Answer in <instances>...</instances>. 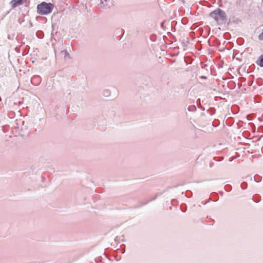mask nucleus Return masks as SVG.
<instances>
[{
    "label": "nucleus",
    "instance_id": "obj_1",
    "mask_svg": "<svg viewBox=\"0 0 263 263\" xmlns=\"http://www.w3.org/2000/svg\"><path fill=\"white\" fill-rule=\"evenodd\" d=\"M54 8V5L50 3L43 2L37 6V12L41 15H47L50 13Z\"/></svg>",
    "mask_w": 263,
    "mask_h": 263
},
{
    "label": "nucleus",
    "instance_id": "obj_2",
    "mask_svg": "<svg viewBox=\"0 0 263 263\" xmlns=\"http://www.w3.org/2000/svg\"><path fill=\"white\" fill-rule=\"evenodd\" d=\"M210 16L217 23L220 20L222 21H227L226 13L222 10L217 8L210 13Z\"/></svg>",
    "mask_w": 263,
    "mask_h": 263
},
{
    "label": "nucleus",
    "instance_id": "obj_3",
    "mask_svg": "<svg viewBox=\"0 0 263 263\" xmlns=\"http://www.w3.org/2000/svg\"><path fill=\"white\" fill-rule=\"evenodd\" d=\"M101 2L102 7H110L113 5L114 0H101Z\"/></svg>",
    "mask_w": 263,
    "mask_h": 263
},
{
    "label": "nucleus",
    "instance_id": "obj_4",
    "mask_svg": "<svg viewBox=\"0 0 263 263\" xmlns=\"http://www.w3.org/2000/svg\"><path fill=\"white\" fill-rule=\"evenodd\" d=\"M26 0H12L10 4L13 8H15L22 4Z\"/></svg>",
    "mask_w": 263,
    "mask_h": 263
},
{
    "label": "nucleus",
    "instance_id": "obj_5",
    "mask_svg": "<svg viewBox=\"0 0 263 263\" xmlns=\"http://www.w3.org/2000/svg\"><path fill=\"white\" fill-rule=\"evenodd\" d=\"M256 63L260 67H263V54H261L257 60L256 62Z\"/></svg>",
    "mask_w": 263,
    "mask_h": 263
},
{
    "label": "nucleus",
    "instance_id": "obj_6",
    "mask_svg": "<svg viewBox=\"0 0 263 263\" xmlns=\"http://www.w3.org/2000/svg\"><path fill=\"white\" fill-rule=\"evenodd\" d=\"M247 187V183L246 182H242L241 184V187L242 188V189L244 190V189H246Z\"/></svg>",
    "mask_w": 263,
    "mask_h": 263
},
{
    "label": "nucleus",
    "instance_id": "obj_7",
    "mask_svg": "<svg viewBox=\"0 0 263 263\" xmlns=\"http://www.w3.org/2000/svg\"><path fill=\"white\" fill-rule=\"evenodd\" d=\"M258 39L260 40V41H263V28H262V32L260 33L259 35H258Z\"/></svg>",
    "mask_w": 263,
    "mask_h": 263
},
{
    "label": "nucleus",
    "instance_id": "obj_8",
    "mask_svg": "<svg viewBox=\"0 0 263 263\" xmlns=\"http://www.w3.org/2000/svg\"><path fill=\"white\" fill-rule=\"evenodd\" d=\"M62 52L64 53L65 58H66V57H68L69 58L70 57L69 54L66 50H63Z\"/></svg>",
    "mask_w": 263,
    "mask_h": 263
},
{
    "label": "nucleus",
    "instance_id": "obj_9",
    "mask_svg": "<svg viewBox=\"0 0 263 263\" xmlns=\"http://www.w3.org/2000/svg\"><path fill=\"white\" fill-rule=\"evenodd\" d=\"M105 94H106L107 95L108 93H109V92L108 90L105 91Z\"/></svg>",
    "mask_w": 263,
    "mask_h": 263
},
{
    "label": "nucleus",
    "instance_id": "obj_10",
    "mask_svg": "<svg viewBox=\"0 0 263 263\" xmlns=\"http://www.w3.org/2000/svg\"><path fill=\"white\" fill-rule=\"evenodd\" d=\"M200 78H201V79H204L206 78L205 77H204V76H201Z\"/></svg>",
    "mask_w": 263,
    "mask_h": 263
},
{
    "label": "nucleus",
    "instance_id": "obj_11",
    "mask_svg": "<svg viewBox=\"0 0 263 263\" xmlns=\"http://www.w3.org/2000/svg\"><path fill=\"white\" fill-rule=\"evenodd\" d=\"M254 180H255V181H256V182H259V180H256V179L255 178H254Z\"/></svg>",
    "mask_w": 263,
    "mask_h": 263
}]
</instances>
